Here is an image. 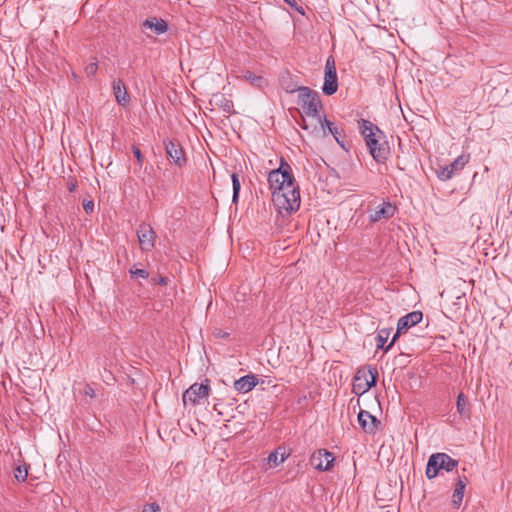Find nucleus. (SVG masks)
Returning a JSON list of instances; mask_svg holds the SVG:
<instances>
[{
  "label": "nucleus",
  "instance_id": "e433bc0d",
  "mask_svg": "<svg viewBox=\"0 0 512 512\" xmlns=\"http://www.w3.org/2000/svg\"><path fill=\"white\" fill-rule=\"evenodd\" d=\"M213 335L217 338H227L229 336V333L223 331L222 329L215 328L213 331Z\"/></svg>",
  "mask_w": 512,
  "mask_h": 512
},
{
  "label": "nucleus",
  "instance_id": "ea45409f",
  "mask_svg": "<svg viewBox=\"0 0 512 512\" xmlns=\"http://www.w3.org/2000/svg\"><path fill=\"white\" fill-rule=\"evenodd\" d=\"M76 187H77V182L76 181H69L68 182V190H69V192H74Z\"/></svg>",
  "mask_w": 512,
  "mask_h": 512
},
{
  "label": "nucleus",
  "instance_id": "c9c22d12",
  "mask_svg": "<svg viewBox=\"0 0 512 512\" xmlns=\"http://www.w3.org/2000/svg\"><path fill=\"white\" fill-rule=\"evenodd\" d=\"M285 3H287L291 8L295 9L300 14L304 15V9L302 6H298L296 0H283Z\"/></svg>",
  "mask_w": 512,
  "mask_h": 512
},
{
  "label": "nucleus",
  "instance_id": "f704fd0d",
  "mask_svg": "<svg viewBox=\"0 0 512 512\" xmlns=\"http://www.w3.org/2000/svg\"><path fill=\"white\" fill-rule=\"evenodd\" d=\"M160 506L156 502L149 503L143 507L142 512H158Z\"/></svg>",
  "mask_w": 512,
  "mask_h": 512
},
{
  "label": "nucleus",
  "instance_id": "20e7f679",
  "mask_svg": "<svg viewBox=\"0 0 512 512\" xmlns=\"http://www.w3.org/2000/svg\"><path fill=\"white\" fill-rule=\"evenodd\" d=\"M297 103L308 117L316 118L318 121L319 109L322 108V104L317 91L306 86L300 87Z\"/></svg>",
  "mask_w": 512,
  "mask_h": 512
},
{
  "label": "nucleus",
  "instance_id": "a878e982",
  "mask_svg": "<svg viewBox=\"0 0 512 512\" xmlns=\"http://www.w3.org/2000/svg\"><path fill=\"white\" fill-rule=\"evenodd\" d=\"M231 179H232V186H233L232 200L234 203H237L238 198H239L240 187H241L238 174L233 173L231 175Z\"/></svg>",
  "mask_w": 512,
  "mask_h": 512
},
{
  "label": "nucleus",
  "instance_id": "f03ea898",
  "mask_svg": "<svg viewBox=\"0 0 512 512\" xmlns=\"http://www.w3.org/2000/svg\"><path fill=\"white\" fill-rule=\"evenodd\" d=\"M287 190L277 191L272 193V202L278 212L282 215L284 213L291 214L300 207V191L296 181L289 185Z\"/></svg>",
  "mask_w": 512,
  "mask_h": 512
},
{
  "label": "nucleus",
  "instance_id": "9b49d317",
  "mask_svg": "<svg viewBox=\"0 0 512 512\" xmlns=\"http://www.w3.org/2000/svg\"><path fill=\"white\" fill-rule=\"evenodd\" d=\"M137 236L140 247L143 251L148 252L154 247L156 233L151 225L147 223H141L137 229Z\"/></svg>",
  "mask_w": 512,
  "mask_h": 512
},
{
  "label": "nucleus",
  "instance_id": "393cba45",
  "mask_svg": "<svg viewBox=\"0 0 512 512\" xmlns=\"http://www.w3.org/2000/svg\"><path fill=\"white\" fill-rule=\"evenodd\" d=\"M389 336H390V329H385L384 328V329H380L378 331V334H377V336L375 338L377 349H383L384 350L386 348L385 344H386Z\"/></svg>",
  "mask_w": 512,
  "mask_h": 512
},
{
  "label": "nucleus",
  "instance_id": "a19ab883",
  "mask_svg": "<svg viewBox=\"0 0 512 512\" xmlns=\"http://www.w3.org/2000/svg\"><path fill=\"white\" fill-rule=\"evenodd\" d=\"M94 390L92 388H89L88 390H86V395L90 396V397H93L94 396Z\"/></svg>",
  "mask_w": 512,
  "mask_h": 512
},
{
  "label": "nucleus",
  "instance_id": "bb28decb",
  "mask_svg": "<svg viewBox=\"0 0 512 512\" xmlns=\"http://www.w3.org/2000/svg\"><path fill=\"white\" fill-rule=\"evenodd\" d=\"M284 454H281L280 459L278 458V451L275 450L268 455L267 461L270 466H278L285 460Z\"/></svg>",
  "mask_w": 512,
  "mask_h": 512
},
{
  "label": "nucleus",
  "instance_id": "72a5a7b5",
  "mask_svg": "<svg viewBox=\"0 0 512 512\" xmlns=\"http://www.w3.org/2000/svg\"><path fill=\"white\" fill-rule=\"evenodd\" d=\"M130 273L133 277H141V278H148L149 276V273L147 270L145 269H135V270H130Z\"/></svg>",
  "mask_w": 512,
  "mask_h": 512
},
{
  "label": "nucleus",
  "instance_id": "423d86ee",
  "mask_svg": "<svg viewBox=\"0 0 512 512\" xmlns=\"http://www.w3.org/2000/svg\"><path fill=\"white\" fill-rule=\"evenodd\" d=\"M167 159L179 168L187 164L185 151L177 139H171L164 142Z\"/></svg>",
  "mask_w": 512,
  "mask_h": 512
},
{
  "label": "nucleus",
  "instance_id": "f8f14e48",
  "mask_svg": "<svg viewBox=\"0 0 512 512\" xmlns=\"http://www.w3.org/2000/svg\"><path fill=\"white\" fill-rule=\"evenodd\" d=\"M358 422L362 430L368 434H374L381 424L380 420L366 410H360L358 414Z\"/></svg>",
  "mask_w": 512,
  "mask_h": 512
},
{
  "label": "nucleus",
  "instance_id": "58836bf2",
  "mask_svg": "<svg viewBox=\"0 0 512 512\" xmlns=\"http://www.w3.org/2000/svg\"><path fill=\"white\" fill-rule=\"evenodd\" d=\"M152 282L159 285H167L168 278L164 276H160L158 278H152Z\"/></svg>",
  "mask_w": 512,
  "mask_h": 512
},
{
  "label": "nucleus",
  "instance_id": "473e14b6",
  "mask_svg": "<svg viewBox=\"0 0 512 512\" xmlns=\"http://www.w3.org/2000/svg\"><path fill=\"white\" fill-rule=\"evenodd\" d=\"M97 69H98V64L97 62H92V63H89L86 67H85V72L88 76H94L97 72Z\"/></svg>",
  "mask_w": 512,
  "mask_h": 512
},
{
  "label": "nucleus",
  "instance_id": "412c9836",
  "mask_svg": "<svg viewBox=\"0 0 512 512\" xmlns=\"http://www.w3.org/2000/svg\"><path fill=\"white\" fill-rule=\"evenodd\" d=\"M280 85L283 88V90L287 93H294L296 91L299 92V89L301 86H298V84L293 80L289 72H285L281 74L280 76Z\"/></svg>",
  "mask_w": 512,
  "mask_h": 512
},
{
  "label": "nucleus",
  "instance_id": "1a4fd4ad",
  "mask_svg": "<svg viewBox=\"0 0 512 512\" xmlns=\"http://www.w3.org/2000/svg\"><path fill=\"white\" fill-rule=\"evenodd\" d=\"M317 122L320 124V129L324 137L330 133L341 148H343L345 151L349 150V144L345 140L346 136L343 129H339L332 121L328 120L327 118L322 120L321 117H318Z\"/></svg>",
  "mask_w": 512,
  "mask_h": 512
},
{
  "label": "nucleus",
  "instance_id": "dca6fc26",
  "mask_svg": "<svg viewBox=\"0 0 512 512\" xmlns=\"http://www.w3.org/2000/svg\"><path fill=\"white\" fill-rule=\"evenodd\" d=\"M112 89L117 103L125 107L129 103L130 97L123 81L121 79L114 80L112 83Z\"/></svg>",
  "mask_w": 512,
  "mask_h": 512
},
{
  "label": "nucleus",
  "instance_id": "5701e85b",
  "mask_svg": "<svg viewBox=\"0 0 512 512\" xmlns=\"http://www.w3.org/2000/svg\"><path fill=\"white\" fill-rule=\"evenodd\" d=\"M361 371H358L354 378V384H353V391L357 395H362L365 392H367L369 389V386L366 381V375L364 374L363 377L360 375Z\"/></svg>",
  "mask_w": 512,
  "mask_h": 512
},
{
  "label": "nucleus",
  "instance_id": "aec40b11",
  "mask_svg": "<svg viewBox=\"0 0 512 512\" xmlns=\"http://www.w3.org/2000/svg\"><path fill=\"white\" fill-rule=\"evenodd\" d=\"M143 26L146 28L153 29L155 33L158 35L163 34L168 30V25L166 21H164L163 19H158L156 17L147 18L144 21Z\"/></svg>",
  "mask_w": 512,
  "mask_h": 512
},
{
  "label": "nucleus",
  "instance_id": "39448f33",
  "mask_svg": "<svg viewBox=\"0 0 512 512\" xmlns=\"http://www.w3.org/2000/svg\"><path fill=\"white\" fill-rule=\"evenodd\" d=\"M338 89V77L336 71L335 60L332 56H329L325 64L324 84L322 91L325 95L330 96L337 92Z\"/></svg>",
  "mask_w": 512,
  "mask_h": 512
},
{
  "label": "nucleus",
  "instance_id": "0eeeda50",
  "mask_svg": "<svg viewBox=\"0 0 512 512\" xmlns=\"http://www.w3.org/2000/svg\"><path fill=\"white\" fill-rule=\"evenodd\" d=\"M469 161V155H460L452 163L445 166H438L435 170L437 177L441 181L451 179L456 173L461 171Z\"/></svg>",
  "mask_w": 512,
  "mask_h": 512
},
{
  "label": "nucleus",
  "instance_id": "ddd939ff",
  "mask_svg": "<svg viewBox=\"0 0 512 512\" xmlns=\"http://www.w3.org/2000/svg\"><path fill=\"white\" fill-rule=\"evenodd\" d=\"M396 211V207L393 206L390 202H383L381 205L376 207V209L369 214V219L371 222L375 223L381 221L383 219L387 220L394 216Z\"/></svg>",
  "mask_w": 512,
  "mask_h": 512
},
{
  "label": "nucleus",
  "instance_id": "4be33fe9",
  "mask_svg": "<svg viewBox=\"0 0 512 512\" xmlns=\"http://www.w3.org/2000/svg\"><path fill=\"white\" fill-rule=\"evenodd\" d=\"M214 101L215 105L220 107L225 113L232 114L233 111V101L230 99H227L223 94H215L213 95V98L211 102Z\"/></svg>",
  "mask_w": 512,
  "mask_h": 512
},
{
  "label": "nucleus",
  "instance_id": "c756f323",
  "mask_svg": "<svg viewBox=\"0 0 512 512\" xmlns=\"http://www.w3.org/2000/svg\"><path fill=\"white\" fill-rule=\"evenodd\" d=\"M244 78H245L246 80L250 81V82H251V83H253V84H256V83H258V82H261V81H262V77L255 75V74H254L253 72H251V71H246V72L244 73Z\"/></svg>",
  "mask_w": 512,
  "mask_h": 512
},
{
  "label": "nucleus",
  "instance_id": "2f4dec72",
  "mask_svg": "<svg viewBox=\"0 0 512 512\" xmlns=\"http://www.w3.org/2000/svg\"><path fill=\"white\" fill-rule=\"evenodd\" d=\"M83 209L87 214H92L94 212V202L93 200L84 199L82 202Z\"/></svg>",
  "mask_w": 512,
  "mask_h": 512
},
{
  "label": "nucleus",
  "instance_id": "6ab92c4d",
  "mask_svg": "<svg viewBox=\"0 0 512 512\" xmlns=\"http://www.w3.org/2000/svg\"><path fill=\"white\" fill-rule=\"evenodd\" d=\"M456 408L459 415L465 419H470L471 405L468 398L464 393H459L457 396Z\"/></svg>",
  "mask_w": 512,
  "mask_h": 512
},
{
  "label": "nucleus",
  "instance_id": "4c0bfd02",
  "mask_svg": "<svg viewBox=\"0 0 512 512\" xmlns=\"http://www.w3.org/2000/svg\"><path fill=\"white\" fill-rule=\"evenodd\" d=\"M401 333L402 332H398V329L396 330L394 336L392 337L391 342L384 349V352H387L394 345V343L397 341V339L399 338Z\"/></svg>",
  "mask_w": 512,
  "mask_h": 512
},
{
  "label": "nucleus",
  "instance_id": "6e6552de",
  "mask_svg": "<svg viewBox=\"0 0 512 512\" xmlns=\"http://www.w3.org/2000/svg\"><path fill=\"white\" fill-rule=\"evenodd\" d=\"M210 381L205 379L204 382L200 384L191 385L183 394V402L186 404L190 402L193 405H196L200 402L201 399L207 398L210 392Z\"/></svg>",
  "mask_w": 512,
  "mask_h": 512
},
{
  "label": "nucleus",
  "instance_id": "b1692460",
  "mask_svg": "<svg viewBox=\"0 0 512 512\" xmlns=\"http://www.w3.org/2000/svg\"><path fill=\"white\" fill-rule=\"evenodd\" d=\"M439 454V460L441 463V468L450 472L458 465V461L450 457L446 453H438Z\"/></svg>",
  "mask_w": 512,
  "mask_h": 512
},
{
  "label": "nucleus",
  "instance_id": "4468645a",
  "mask_svg": "<svg viewBox=\"0 0 512 512\" xmlns=\"http://www.w3.org/2000/svg\"><path fill=\"white\" fill-rule=\"evenodd\" d=\"M423 318L421 311H412L398 320V332L407 331L409 328L420 323Z\"/></svg>",
  "mask_w": 512,
  "mask_h": 512
},
{
  "label": "nucleus",
  "instance_id": "7ed1b4c3",
  "mask_svg": "<svg viewBox=\"0 0 512 512\" xmlns=\"http://www.w3.org/2000/svg\"><path fill=\"white\" fill-rule=\"evenodd\" d=\"M295 182L292 174V168L289 163L282 157L280 159V166L277 169L271 170L268 174L269 188L273 192L287 190L289 185Z\"/></svg>",
  "mask_w": 512,
  "mask_h": 512
},
{
  "label": "nucleus",
  "instance_id": "c85d7f7f",
  "mask_svg": "<svg viewBox=\"0 0 512 512\" xmlns=\"http://www.w3.org/2000/svg\"><path fill=\"white\" fill-rule=\"evenodd\" d=\"M368 373H369V378L366 377V381L369 386V389H371L377 383L378 371L376 368H370Z\"/></svg>",
  "mask_w": 512,
  "mask_h": 512
},
{
  "label": "nucleus",
  "instance_id": "2eb2a0df",
  "mask_svg": "<svg viewBox=\"0 0 512 512\" xmlns=\"http://www.w3.org/2000/svg\"><path fill=\"white\" fill-rule=\"evenodd\" d=\"M258 384V378L253 375H245L234 382V389L239 393H248Z\"/></svg>",
  "mask_w": 512,
  "mask_h": 512
},
{
  "label": "nucleus",
  "instance_id": "cd10ccee",
  "mask_svg": "<svg viewBox=\"0 0 512 512\" xmlns=\"http://www.w3.org/2000/svg\"><path fill=\"white\" fill-rule=\"evenodd\" d=\"M27 476H28V468H27V466H25V465H24V466L19 465V466H17V467L15 468V470H14V477H15L18 481H20V482L25 481V480H26V478H27Z\"/></svg>",
  "mask_w": 512,
  "mask_h": 512
},
{
  "label": "nucleus",
  "instance_id": "f3484780",
  "mask_svg": "<svg viewBox=\"0 0 512 512\" xmlns=\"http://www.w3.org/2000/svg\"><path fill=\"white\" fill-rule=\"evenodd\" d=\"M468 482L467 477H458V480L456 482L453 495H452V504L455 508H458L463 500L464 496V490L466 487V484Z\"/></svg>",
  "mask_w": 512,
  "mask_h": 512
},
{
  "label": "nucleus",
  "instance_id": "79ce46f5",
  "mask_svg": "<svg viewBox=\"0 0 512 512\" xmlns=\"http://www.w3.org/2000/svg\"><path fill=\"white\" fill-rule=\"evenodd\" d=\"M301 127L304 129V130H308L309 129V125L306 123V121L303 119V124L301 125Z\"/></svg>",
  "mask_w": 512,
  "mask_h": 512
},
{
  "label": "nucleus",
  "instance_id": "a211bd4d",
  "mask_svg": "<svg viewBox=\"0 0 512 512\" xmlns=\"http://www.w3.org/2000/svg\"><path fill=\"white\" fill-rule=\"evenodd\" d=\"M440 469H442V468H441V463L439 460V454L438 453L432 454L429 457L427 465H426V471H425L426 477L428 479L435 478L438 475V472Z\"/></svg>",
  "mask_w": 512,
  "mask_h": 512
},
{
  "label": "nucleus",
  "instance_id": "9d476101",
  "mask_svg": "<svg viewBox=\"0 0 512 512\" xmlns=\"http://www.w3.org/2000/svg\"><path fill=\"white\" fill-rule=\"evenodd\" d=\"M335 458L333 453L319 449L310 458V464L319 471H328L332 468Z\"/></svg>",
  "mask_w": 512,
  "mask_h": 512
},
{
  "label": "nucleus",
  "instance_id": "f257e3e1",
  "mask_svg": "<svg viewBox=\"0 0 512 512\" xmlns=\"http://www.w3.org/2000/svg\"><path fill=\"white\" fill-rule=\"evenodd\" d=\"M358 124L371 156L377 163H384L390 155V147L386 141L379 142L378 135L383 132L369 120L361 119Z\"/></svg>",
  "mask_w": 512,
  "mask_h": 512
},
{
  "label": "nucleus",
  "instance_id": "7c9ffc66",
  "mask_svg": "<svg viewBox=\"0 0 512 512\" xmlns=\"http://www.w3.org/2000/svg\"><path fill=\"white\" fill-rule=\"evenodd\" d=\"M132 152H133L134 156L137 159L138 165L141 167L143 165V162H144V156H143L141 150L137 146L133 145L132 146Z\"/></svg>",
  "mask_w": 512,
  "mask_h": 512
}]
</instances>
